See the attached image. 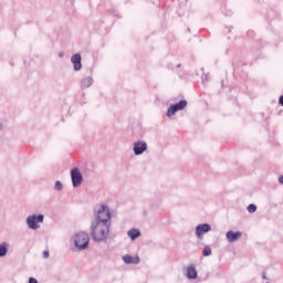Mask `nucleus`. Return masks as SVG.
Returning <instances> with one entry per match:
<instances>
[{
    "mask_svg": "<svg viewBox=\"0 0 283 283\" xmlns=\"http://www.w3.org/2000/svg\"><path fill=\"white\" fill-rule=\"evenodd\" d=\"M43 258H44L45 260H48V258H50V251H44V252H43Z\"/></svg>",
    "mask_w": 283,
    "mask_h": 283,
    "instance_id": "6ab92c4d",
    "label": "nucleus"
},
{
    "mask_svg": "<svg viewBox=\"0 0 283 283\" xmlns=\"http://www.w3.org/2000/svg\"><path fill=\"white\" fill-rule=\"evenodd\" d=\"M226 238H227L228 242H230V243L238 242V240H240V238H242V232H240V231L233 232V230H229L226 234Z\"/></svg>",
    "mask_w": 283,
    "mask_h": 283,
    "instance_id": "9d476101",
    "label": "nucleus"
},
{
    "mask_svg": "<svg viewBox=\"0 0 283 283\" xmlns=\"http://www.w3.org/2000/svg\"><path fill=\"white\" fill-rule=\"evenodd\" d=\"M249 213H255L258 211V207L254 203L248 206Z\"/></svg>",
    "mask_w": 283,
    "mask_h": 283,
    "instance_id": "f3484780",
    "label": "nucleus"
},
{
    "mask_svg": "<svg viewBox=\"0 0 283 283\" xmlns=\"http://www.w3.org/2000/svg\"><path fill=\"white\" fill-rule=\"evenodd\" d=\"M187 107V101L181 99L179 103L171 105L167 111L168 118H171V116L176 115V112H182Z\"/></svg>",
    "mask_w": 283,
    "mask_h": 283,
    "instance_id": "39448f33",
    "label": "nucleus"
},
{
    "mask_svg": "<svg viewBox=\"0 0 283 283\" xmlns=\"http://www.w3.org/2000/svg\"><path fill=\"white\" fill-rule=\"evenodd\" d=\"M43 220H45V217L43 214H32L29 216L25 220L27 226L32 229V231H36V229H39L42 224Z\"/></svg>",
    "mask_w": 283,
    "mask_h": 283,
    "instance_id": "20e7f679",
    "label": "nucleus"
},
{
    "mask_svg": "<svg viewBox=\"0 0 283 283\" xmlns=\"http://www.w3.org/2000/svg\"><path fill=\"white\" fill-rule=\"evenodd\" d=\"M92 83H94V80L91 76L84 77L81 82V87L84 90L87 87H92Z\"/></svg>",
    "mask_w": 283,
    "mask_h": 283,
    "instance_id": "4468645a",
    "label": "nucleus"
},
{
    "mask_svg": "<svg viewBox=\"0 0 283 283\" xmlns=\"http://www.w3.org/2000/svg\"><path fill=\"white\" fill-rule=\"evenodd\" d=\"M54 189L56 191H63V184L60 180L55 181Z\"/></svg>",
    "mask_w": 283,
    "mask_h": 283,
    "instance_id": "dca6fc26",
    "label": "nucleus"
},
{
    "mask_svg": "<svg viewBox=\"0 0 283 283\" xmlns=\"http://www.w3.org/2000/svg\"><path fill=\"white\" fill-rule=\"evenodd\" d=\"M81 53H75L72 55L71 63L73 64V70L75 72H81V70L83 69V64L81 63Z\"/></svg>",
    "mask_w": 283,
    "mask_h": 283,
    "instance_id": "1a4fd4ad",
    "label": "nucleus"
},
{
    "mask_svg": "<svg viewBox=\"0 0 283 283\" xmlns=\"http://www.w3.org/2000/svg\"><path fill=\"white\" fill-rule=\"evenodd\" d=\"M279 182H280V185H283V176L279 177Z\"/></svg>",
    "mask_w": 283,
    "mask_h": 283,
    "instance_id": "5701e85b",
    "label": "nucleus"
},
{
    "mask_svg": "<svg viewBox=\"0 0 283 283\" xmlns=\"http://www.w3.org/2000/svg\"><path fill=\"white\" fill-rule=\"evenodd\" d=\"M29 283H39V281H36V279H34V277H30Z\"/></svg>",
    "mask_w": 283,
    "mask_h": 283,
    "instance_id": "aec40b11",
    "label": "nucleus"
},
{
    "mask_svg": "<svg viewBox=\"0 0 283 283\" xmlns=\"http://www.w3.org/2000/svg\"><path fill=\"white\" fill-rule=\"evenodd\" d=\"M8 249H10V243H0V258H6V255H8Z\"/></svg>",
    "mask_w": 283,
    "mask_h": 283,
    "instance_id": "ddd939ff",
    "label": "nucleus"
},
{
    "mask_svg": "<svg viewBox=\"0 0 283 283\" xmlns=\"http://www.w3.org/2000/svg\"><path fill=\"white\" fill-rule=\"evenodd\" d=\"M146 149H147V142L138 140V142H135L133 145V151L135 156H143Z\"/></svg>",
    "mask_w": 283,
    "mask_h": 283,
    "instance_id": "0eeeda50",
    "label": "nucleus"
},
{
    "mask_svg": "<svg viewBox=\"0 0 283 283\" xmlns=\"http://www.w3.org/2000/svg\"><path fill=\"white\" fill-rule=\"evenodd\" d=\"M92 222L112 226V214L109 213V208L106 206H101L99 209L95 212V218Z\"/></svg>",
    "mask_w": 283,
    "mask_h": 283,
    "instance_id": "f03ea898",
    "label": "nucleus"
},
{
    "mask_svg": "<svg viewBox=\"0 0 283 283\" xmlns=\"http://www.w3.org/2000/svg\"><path fill=\"white\" fill-rule=\"evenodd\" d=\"M3 130V124L0 123V132Z\"/></svg>",
    "mask_w": 283,
    "mask_h": 283,
    "instance_id": "b1692460",
    "label": "nucleus"
},
{
    "mask_svg": "<svg viewBox=\"0 0 283 283\" xmlns=\"http://www.w3.org/2000/svg\"><path fill=\"white\" fill-rule=\"evenodd\" d=\"M125 264H140V258L126 254L123 256Z\"/></svg>",
    "mask_w": 283,
    "mask_h": 283,
    "instance_id": "9b49d317",
    "label": "nucleus"
},
{
    "mask_svg": "<svg viewBox=\"0 0 283 283\" xmlns=\"http://www.w3.org/2000/svg\"><path fill=\"white\" fill-rule=\"evenodd\" d=\"M279 103H280V105H282V107H283V95L279 98Z\"/></svg>",
    "mask_w": 283,
    "mask_h": 283,
    "instance_id": "4be33fe9",
    "label": "nucleus"
},
{
    "mask_svg": "<svg viewBox=\"0 0 283 283\" xmlns=\"http://www.w3.org/2000/svg\"><path fill=\"white\" fill-rule=\"evenodd\" d=\"M186 276L188 277V280H196L198 277V271H196V266H188Z\"/></svg>",
    "mask_w": 283,
    "mask_h": 283,
    "instance_id": "f8f14e48",
    "label": "nucleus"
},
{
    "mask_svg": "<svg viewBox=\"0 0 283 283\" xmlns=\"http://www.w3.org/2000/svg\"><path fill=\"white\" fill-rule=\"evenodd\" d=\"M128 238H130V240H136L137 238H140V230H138V229H130L128 231Z\"/></svg>",
    "mask_w": 283,
    "mask_h": 283,
    "instance_id": "2eb2a0df",
    "label": "nucleus"
},
{
    "mask_svg": "<svg viewBox=\"0 0 283 283\" xmlns=\"http://www.w3.org/2000/svg\"><path fill=\"white\" fill-rule=\"evenodd\" d=\"M90 229L91 238L94 242H105L107 238H109V229H112V226L92 221Z\"/></svg>",
    "mask_w": 283,
    "mask_h": 283,
    "instance_id": "f257e3e1",
    "label": "nucleus"
},
{
    "mask_svg": "<svg viewBox=\"0 0 283 283\" xmlns=\"http://www.w3.org/2000/svg\"><path fill=\"white\" fill-rule=\"evenodd\" d=\"M59 56H60V59H63V56H65V53H64L63 51H61V52L59 53Z\"/></svg>",
    "mask_w": 283,
    "mask_h": 283,
    "instance_id": "412c9836",
    "label": "nucleus"
},
{
    "mask_svg": "<svg viewBox=\"0 0 283 283\" xmlns=\"http://www.w3.org/2000/svg\"><path fill=\"white\" fill-rule=\"evenodd\" d=\"M71 180L73 187H81L83 184V175L81 174V170L78 168H73L71 170Z\"/></svg>",
    "mask_w": 283,
    "mask_h": 283,
    "instance_id": "423d86ee",
    "label": "nucleus"
},
{
    "mask_svg": "<svg viewBox=\"0 0 283 283\" xmlns=\"http://www.w3.org/2000/svg\"><path fill=\"white\" fill-rule=\"evenodd\" d=\"M209 231H211V226L209 223H201L196 228V235L199 240H202V235L209 233Z\"/></svg>",
    "mask_w": 283,
    "mask_h": 283,
    "instance_id": "6e6552de",
    "label": "nucleus"
},
{
    "mask_svg": "<svg viewBox=\"0 0 283 283\" xmlns=\"http://www.w3.org/2000/svg\"><path fill=\"white\" fill-rule=\"evenodd\" d=\"M73 242L78 251H85L90 247V234L85 231H80L74 235Z\"/></svg>",
    "mask_w": 283,
    "mask_h": 283,
    "instance_id": "7ed1b4c3",
    "label": "nucleus"
},
{
    "mask_svg": "<svg viewBox=\"0 0 283 283\" xmlns=\"http://www.w3.org/2000/svg\"><path fill=\"white\" fill-rule=\"evenodd\" d=\"M202 255H205V258H209V255H211V248L210 247L203 248Z\"/></svg>",
    "mask_w": 283,
    "mask_h": 283,
    "instance_id": "a211bd4d",
    "label": "nucleus"
}]
</instances>
